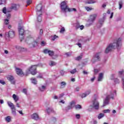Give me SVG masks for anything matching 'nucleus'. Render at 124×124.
I'll return each instance as SVG.
<instances>
[{"label": "nucleus", "instance_id": "obj_4", "mask_svg": "<svg viewBox=\"0 0 124 124\" xmlns=\"http://www.w3.org/2000/svg\"><path fill=\"white\" fill-rule=\"evenodd\" d=\"M61 12L62 13H66L68 10L69 7L67 5V1L64 0L60 4Z\"/></svg>", "mask_w": 124, "mask_h": 124}, {"label": "nucleus", "instance_id": "obj_53", "mask_svg": "<svg viewBox=\"0 0 124 124\" xmlns=\"http://www.w3.org/2000/svg\"><path fill=\"white\" fill-rule=\"evenodd\" d=\"M87 94H86V93H83L81 94V97L83 98L84 97H86V96H87Z\"/></svg>", "mask_w": 124, "mask_h": 124}, {"label": "nucleus", "instance_id": "obj_64", "mask_svg": "<svg viewBox=\"0 0 124 124\" xmlns=\"http://www.w3.org/2000/svg\"><path fill=\"white\" fill-rule=\"evenodd\" d=\"M53 98H54V99H58V98L57 96L55 95L53 97Z\"/></svg>", "mask_w": 124, "mask_h": 124}, {"label": "nucleus", "instance_id": "obj_27", "mask_svg": "<svg viewBox=\"0 0 124 124\" xmlns=\"http://www.w3.org/2000/svg\"><path fill=\"white\" fill-rule=\"evenodd\" d=\"M11 110L13 115L16 116V108H15V107L12 108Z\"/></svg>", "mask_w": 124, "mask_h": 124}, {"label": "nucleus", "instance_id": "obj_34", "mask_svg": "<svg viewBox=\"0 0 124 124\" xmlns=\"http://www.w3.org/2000/svg\"><path fill=\"white\" fill-rule=\"evenodd\" d=\"M76 72H77V69H76V68L74 69L71 71H70V73H71V74H75Z\"/></svg>", "mask_w": 124, "mask_h": 124}, {"label": "nucleus", "instance_id": "obj_40", "mask_svg": "<svg viewBox=\"0 0 124 124\" xmlns=\"http://www.w3.org/2000/svg\"><path fill=\"white\" fill-rule=\"evenodd\" d=\"M49 51H50V50L48 49H45L43 50V53H44V54H48Z\"/></svg>", "mask_w": 124, "mask_h": 124}, {"label": "nucleus", "instance_id": "obj_3", "mask_svg": "<svg viewBox=\"0 0 124 124\" xmlns=\"http://www.w3.org/2000/svg\"><path fill=\"white\" fill-rule=\"evenodd\" d=\"M25 41H26L27 43H31L32 46L31 48H34V47L37 46V41L34 40V38H33L31 35L27 36Z\"/></svg>", "mask_w": 124, "mask_h": 124}, {"label": "nucleus", "instance_id": "obj_45", "mask_svg": "<svg viewBox=\"0 0 124 124\" xmlns=\"http://www.w3.org/2000/svg\"><path fill=\"white\" fill-rule=\"evenodd\" d=\"M72 52H69L65 53V55H66L67 57H70V56H71L72 55Z\"/></svg>", "mask_w": 124, "mask_h": 124}, {"label": "nucleus", "instance_id": "obj_33", "mask_svg": "<svg viewBox=\"0 0 124 124\" xmlns=\"http://www.w3.org/2000/svg\"><path fill=\"white\" fill-rule=\"evenodd\" d=\"M104 117V113H100L98 116V119L100 120V119H102Z\"/></svg>", "mask_w": 124, "mask_h": 124}, {"label": "nucleus", "instance_id": "obj_26", "mask_svg": "<svg viewBox=\"0 0 124 124\" xmlns=\"http://www.w3.org/2000/svg\"><path fill=\"white\" fill-rule=\"evenodd\" d=\"M39 90L41 92H44V91H45V90H46V86H42L41 87L39 88Z\"/></svg>", "mask_w": 124, "mask_h": 124}, {"label": "nucleus", "instance_id": "obj_17", "mask_svg": "<svg viewBox=\"0 0 124 124\" xmlns=\"http://www.w3.org/2000/svg\"><path fill=\"white\" fill-rule=\"evenodd\" d=\"M95 18H96V15H93L91 16L90 19L89 20L90 22H93L94 20H95Z\"/></svg>", "mask_w": 124, "mask_h": 124}, {"label": "nucleus", "instance_id": "obj_39", "mask_svg": "<svg viewBox=\"0 0 124 124\" xmlns=\"http://www.w3.org/2000/svg\"><path fill=\"white\" fill-rule=\"evenodd\" d=\"M48 55L50 57H52V56H54V51H53L52 50H49V51L48 52Z\"/></svg>", "mask_w": 124, "mask_h": 124}, {"label": "nucleus", "instance_id": "obj_47", "mask_svg": "<svg viewBox=\"0 0 124 124\" xmlns=\"http://www.w3.org/2000/svg\"><path fill=\"white\" fill-rule=\"evenodd\" d=\"M32 2V0H27V5H30V4H31V3Z\"/></svg>", "mask_w": 124, "mask_h": 124}, {"label": "nucleus", "instance_id": "obj_5", "mask_svg": "<svg viewBox=\"0 0 124 124\" xmlns=\"http://www.w3.org/2000/svg\"><path fill=\"white\" fill-rule=\"evenodd\" d=\"M18 31L20 35V41H23V40H24V38L22 37L23 35H25L26 33H29V32H30L28 31H25L24 30V27L21 26L18 27Z\"/></svg>", "mask_w": 124, "mask_h": 124}, {"label": "nucleus", "instance_id": "obj_52", "mask_svg": "<svg viewBox=\"0 0 124 124\" xmlns=\"http://www.w3.org/2000/svg\"><path fill=\"white\" fill-rule=\"evenodd\" d=\"M85 94H86V95H89L91 93V90H88L86 91L85 93Z\"/></svg>", "mask_w": 124, "mask_h": 124}, {"label": "nucleus", "instance_id": "obj_58", "mask_svg": "<svg viewBox=\"0 0 124 124\" xmlns=\"http://www.w3.org/2000/svg\"><path fill=\"white\" fill-rule=\"evenodd\" d=\"M98 70L97 69H94V74H96L98 73Z\"/></svg>", "mask_w": 124, "mask_h": 124}, {"label": "nucleus", "instance_id": "obj_28", "mask_svg": "<svg viewBox=\"0 0 124 124\" xmlns=\"http://www.w3.org/2000/svg\"><path fill=\"white\" fill-rule=\"evenodd\" d=\"M46 112L48 113L49 114V113H51L52 112H53V108H46Z\"/></svg>", "mask_w": 124, "mask_h": 124}, {"label": "nucleus", "instance_id": "obj_11", "mask_svg": "<svg viewBox=\"0 0 124 124\" xmlns=\"http://www.w3.org/2000/svg\"><path fill=\"white\" fill-rule=\"evenodd\" d=\"M94 60H95V62L100 61V53H97L95 55L94 58H93L92 60L93 63H94Z\"/></svg>", "mask_w": 124, "mask_h": 124}, {"label": "nucleus", "instance_id": "obj_10", "mask_svg": "<svg viewBox=\"0 0 124 124\" xmlns=\"http://www.w3.org/2000/svg\"><path fill=\"white\" fill-rule=\"evenodd\" d=\"M31 119L34 120V121H38L39 120H40V117L37 113H33L32 115H31Z\"/></svg>", "mask_w": 124, "mask_h": 124}, {"label": "nucleus", "instance_id": "obj_22", "mask_svg": "<svg viewBox=\"0 0 124 124\" xmlns=\"http://www.w3.org/2000/svg\"><path fill=\"white\" fill-rule=\"evenodd\" d=\"M31 83L34 84V85H36L37 84V80H36V78H31Z\"/></svg>", "mask_w": 124, "mask_h": 124}, {"label": "nucleus", "instance_id": "obj_54", "mask_svg": "<svg viewBox=\"0 0 124 124\" xmlns=\"http://www.w3.org/2000/svg\"><path fill=\"white\" fill-rule=\"evenodd\" d=\"M0 83L2 84V85H5V82L2 80H0Z\"/></svg>", "mask_w": 124, "mask_h": 124}, {"label": "nucleus", "instance_id": "obj_56", "mask_svg": "<svg viewBox=\"0 0 124 124\" xmlns=\"http://www.w3.org/2000/svg\"><path fill=\"white\" fill-rule=\"evenodd\" d=\"M78 28H79L81 30H83L84 29V26L81 25L78 27Z\"/></svg>", "mask_w": 124, "mask_h": 124}, {"label": "nucleus", "instance_id": "obj_43", "mask_svg": "<svg viewBox=\"0 0 124 124\" xmlns=\"http://www.w3.org/2000/svg\"><path fill=\"white\" fill-rule=\"evenodd\" d=\"M119 9H122V7H123V2L122 1H120L119 3Z\"/></svg>", "mask_w": 124, "mask_h": 124}, {"label": "nucleus", "instance_id": "obj_63", "mask_svg": "<svg viewBox=\"0 0 124 124\" xmlns=\"http://www.w3.org/2000/svg\"><path fill=\"white\" fill-rule=\"evenodd\" d=\"M71 81L72 82H75V78H71Z\"/></svg>", "mask_w": 124, "mask_h": 124}, {"label": "nucleus", "instance_id": "obj_62", "mask_svg": "<svg viewBox=\"0 0 124 124\" xmlns=\"http://www.w3.org/2000/svg\"><path fill=\"white\" fill-rule=\"evenodd\" d=\"M83 73L84 75H87V74H88V72H87L86 71H83Z\"/></svg>", "mask_w": 124, "mask_h": 124}, {"label": "nucleus", "instance_id": "obj_9", "mask_svg": "<svg viewBox=\"0 0 124 124\" xmlns=\"http://www.w3.org/2000/svg\"><path fill=\"white\" fill-rule=\"evenodd\" d=\"M36 9L37 15H38V14L42 15V5L41 4L38 5L36 7Z\"/></svg>", "mask_w": 124, "mask_h": 124}, {"label": "nucleus", "instance_id": "obj_61", "mask_svg": "<svg viewBox=\"0 0 124 124\" xmlns=\"http://www.w3.org/2000/svg\"><path fill=\"white\" fill-rule=\"evenodd\" d=\"M43 33V30L41 29L40 31V34H42Z\"/></svg>", "mask_w": 124, "mask_h": 124}, {"label": "nucleus", "instance_id": "obj_1", "mask_svg": "<svg viewBox=\"0 0 124 124\" xmlns=\"http://www.w3.org/2000/svg\"><path fill=\"white\" fill-rule=\"evenodd\" d=\"M122 46V39L121 38H119L117 40L115 41L113 43H111L109 44L106 48L105 50V53L106 54H108L109 52H111L113 49H119V47Z\"/></svg>", "mask_w": 124, "mask_h": 124}, {"label": "nucleus", "instance_id": "obj_41", "mask_svg": "<svg viewBox=\"0 0 124 124\" xmlns=\"http://www.w3.org/2000/svg\"><path fill=\"white\" fill-rule=\"evenodd\" d=\"M77 45L81 48L82 47V44H81V40L78 41V43L77 44Z\"/></svg>", "mask_w": 124, "mask_h": 124}, {"label": "nucleus", "instance_id": "obj_57", "mask_svg": "<svg viewBox=\"0 0 124 124\" xmlns=\"http://www.w3.org/2000/svg\"><path fill=\"white\" fill-rule=\"evenodd\" d=\"M65 31V29H64V28L63 27V28H61L60 32H61V33H62V32H63V31Z\"/></svg>", "mask_w": 124, "mask_h": 124}, {"label": "nucleus", "instance_id": "obj_12", "mask_svg": "<svg viewBox=\"0 0 124 124\" xmlns=\"http://www.w3.org/2000/svg\"><path fill=\"white\" fill-rule=\"evenodd\" d=\"M7 79L8 80V81H10V82H11V84H13V85L15 84V78L13 76H8L7 77Z\"/></svg>", "mask_w": 124, "mask_h": 124}, {"label": "nucleus", "instance_id": "obj_55", "mask_svg": "<svg viewBox=\"0 0 124 124\" xmlns=\"http://www.w3.org/2000/svg\"><path fill=\"white\" fill-rule=\"evenodd\" d=\"M27 92H28V91H27V89H24L23 90V93H25V94H27Z\"/></svg>", "mask_w": 124, "mask_h": 124}, {"label": "nucleus", "instance_id": "obj_8", "mask_svg": "<svg viewBox=\"0 0 124 124\" xmlns=\"http://www.w3.org/2000/svg\"><path fill=\"white\" fill-rule=\"evenodd\" d=\"M92 107L95 109V110H98L99 109V102L97 101V99H94L93 100Z\"/></svg>", "mask_w": 124, "mask_h": 124}, {"label": "nucleus", "instance_id": "obj_2", "mask_svg": "<svg viewBox=\"0 0 124 124\" xmlns=\"http://www.w3.org/2000/svg\"><path fill=\"white\" fill-rule=\"evenodd\" d=\"M117 96V91L116 90H111L109 92V93L107 95L106 99L104 100V103L102 107L106 106L109 104V100L113 99L115 96Z\"/></svg>", "mask_w": 124, "mask_h": 124}, {"label": "nucleus", "instance_id": "obj_31", "mask_svg": "<svg viewBox=\"0 0 124 124\" xmlns=\"http://www.w3.org/2000/svg\"><path fill=\"white\" fill-rule=\"evenodd\" d=\"M5 121L7 123H10V121H11V117L10 116H7L5 118Z\"/></svg>", "mask_w": 124, "mask_h": 124}, {"label": "nucleus", "instance_id": "obj_49", "mask_svg": "<svg viewBox=\"0 0 124 124\" xmlns=\"http://www.w3.org/2000/svg\"><path fill=\"white\" fill-rule=\"evenodd\" d=\"M76 119H78V120H79V119H80V118H81V115H80V114H76Z\"/></svg>", "mask_w": 124, "mask_h": 124}, {"label": "nucleus", "instance_id": "obj_13", "mask_svg": "<svg viewBox=\"0 0 124 124\" xmlns=\"http://www.w3.org/2000/svg\"><path fill=\"white\" fill-rule=\"evenodd\" d=\"M2 12L4 14H6V17L8 19L10 18V17H11V15H10V14H9V12H7V11L6 10V7L3 8Z\"/></svg>", "mask_w": 124, "mask_h": 124}, {"label": "nucleus", "instance_id": "obj_46", "mask_svg": "<svg viewBox=\"0 0 124 124\" xmlns=\"http://www.w3.org/2000/svg\"><path fill=\"white\" fill-rule=\"evenodd\" d=\"M6 0H0V5L1 4H4Z\"/></svg>", "mask_w": 124, "mask_h": 124}, {"label": "nucleus", "instance_id": "obj_23", "mask_svg": "<svg viewBox=\"0 0 124 124\" xmlns=\"http://www.w3.org/2000/svg\"><path fill=\"white\" fill-rule=\"evenodd\" d=\"M42 15H37V21L38 22H41V21H42V17H41Z\"/></svg>", "mask_w": 124, "mask_h": 124}, {"label": "nucleus", "instance_id": "obj_14", "mask_svg": "<svg viewBox=\"0 0 124 124\" xmlns=\"http://www.w3.org/2000/svg\"><path fill=\"white\" fill-rule=\"evenodd\" d=\"M15 69H16V74L19 76H22V75H24V72H23V71H22V69L18 67H16Z\"/></svg>", "mask_w": 124, "mask_h": 124}, {"label": "nucleus", "instance_id": "obj_25", "mask_svg": "<svg viewBox=\"0 0 124 124\" xmlns=\"http://www.w3.org/2000/svg\"><path fill=\"white\" fill-rule=\"evenodd\" d=\"M56 64H57V63L54 61H50L49 62V65H50V66H54L56 65Z\"/></svg>", "mask_w": 124, "mask_h": 124}, {"label": "nucleus", "instance_id": "obj_20", "mask_svg": "<svg viewBox=\"0 0 124 124\" xmlns=\"http://www.w3.org/2000/svg\"><path fill=\"white\" fill-rule=\"evenodd\" d=\"M102 79H103V74L100 73L99 74V76L98 77V81L100 82L102 81Z\"/></svg>", "mask_w": 124, "mask_h": 124}, {"label": "nucleus", "instance_id": "obj_6", "mask_svg": "<svg viewBox=\"0 0 124 124\" xmlns=\"http://www.w3.org/2000/svg\"><path fill=\"white\" fill-rule=\"evenodd\" d=\"M37 65H34L31 66L29 69H27L26 71L27 73H29V72H30L31 74L32 75H36V67Z\"/></svg>", "mask_w": 124, "mask_h": 124}, {"label": "nucleus", "instance_id": "obj_50", "mask_svg": "<svg viewBox=\"0 0 124 124\" xmlns=\"http://www.w3.org/2000/svg\"><path fill=\"white\" fill-rule=\"evenodd\" d=\"M56 38H58V36L56 35L52 36V40H56Z\"/></svg>", "mask_w": 124, "mask_h": 124}, {"label": "nucleus", "instance_id": "obj_42", "mask_svg": "<svg viewBox=\"0 0 124 124\" xmlns=\"http://www.w3.org/2000/svg\"><path fill=\"white\" fill-rule=\"evenodd\" d=\"M75 108L77 109H81V108H82V107H81V105H77L75 106Z\"/></svg>", "mask_w": 124, "mask_h": 124}, {"label": "nucleus", "instance_id": "obj_35", "mask_svg": "<svg viewBox=\"0 0 124 124\" xmlns=\"http://www.w3.org/2000/svg\"><path fill=\"white\" fill-rule=\"evenodd\" d=\"M96 2L95 0H89L87 1V3H88L89 4L91 3H95Z\"/></svg>", "mask_w": 124, "mask_h": 124}, {"label": "nucleus", "instance_id": "obj_7", "mask_svg": "<svg viewBox=\"0 0 124 124\" xmlns=\"http://www.w3.org/2000/svg\"><path fill=\"white\" fill-rule=\"evenodd\" d=\"M5 37L6 39H7V38H14V37H15V32L13 30H10L9 32H6L5 34Z\"/></svg>", "mask_w": 124, "mask_h": 124}, {"label": "nucleus", "instance_id": "obj_16", "mask_svg": "<svg viewBox=\"0 0 124 124\" xmlns=\"http://www.w3.org/2000/svg\"><path fill=\"white\" fill-rule=\"evenodd\" d=\"M16 48L19 51H21L22 52H26V51H27V48L19 46H16Z\"/></svg>", "mask_w": 124, "mask_h": 124}, {"label": "nucleus", "instance_id": "obj_29", "mask_svg": "<svg viewBox=\"0 0 124 124\" xmlns=\"http://www.w3.org/2000/svg\"><path fill=\"white\" fill-rule=\"evenodd\" d=\"M66 85V83L64 81H62L61 82V88H63L64 87H65V85Z\"/></svg>", "mask_w": 124, "mask_h": 124}, {"label": "nucleus", "instance_id": "obj_48", "mask_svg": "<svg viewBox=\"0 0 124 124\" xmlns=\"http://www.w3.org/2000/svg\"><path fill=\"white\" fill-rule=\"evenodd\" d=\"M41 46H45L46 45V42L45 41H42L41 42Z\"/></svg>", "mask_w": 124, "mask_h": 124}, {"label": "nucleus", "instance_id": "obj_38", "mask_svg": "<svg viewBox=\"0 0 124 124\" xmlns=\"http://www.w3.org/2000/svg\"><path fill=\"white\" fill-rule=\"evenodd\" d=\"M4 24L5 25H8L9 23V19L7 18V19H5L4 20Z\"/></svg>", "mask_w": 124, "mask_h": 124}, {"label": "nucleus", "instance_id": "obj_30", "mask_svg": "<svg viewBox=\"0 0 124 124\" xmlns=\"http://www.w3.org/2000/svg\"><path fill=\"white\" fill-rule=\"evenodd\" d=\"M83 57V53H81L80 56H78V57H76L75 58L76 61H80L81 59H82V57Z\"/></svg>", "mask_w": 124, "mask_h": 124}, {"label": "nucleus", "instance_id": "obj_51", "mask_svg": "<svg viewBox=\"0 0 124 124\" xmlns=\"http://www.w3.org/2000/svg\"><path fill=\"white\" fill-rule=\"evenodd\" d=\"M104 113H110V109H105L103 110Z\"/></svg>", "mask_w": 124, "mask_h": 124}, {"label": "nucleus", "instance_id": "obj_19", "mask_svg": "<svg viewBox=\"0 0 124 124\" xmlns=\"http://www.w3.org/2000/svg\"><path fill=\"white\" fill-rule=\"evenodd\" d=\"M19 5L16 4H13L11 6V9H14V10H17V8H18Z\"/></svg>", "mask_w": 124, "mask_h": 124}, {"label": "nucleus", "instance_id": "obj_18", "mask_svg": "<svg viewBox=\"0 0 124 124\" xmlns=\"http://www.w3.org/2000/svg\"><path fill=\"white\" fill-rule=\"evenodd\" d=\"M67 12H77V9L74 8H68Z\"/></svg>", "mask_w": 124, "mask_h": 124}, {"label": "nucleus", "instance_id": "obj_44", "mask_svg": "<svg viewBox=\"0 0 124 124\" xmlns=\"http://www.w3.org/2000/svg\"><path fill=\"white\" fill-rule=\"evenodd\" d=\"M60 73L61 76H63L64 75V73H65V72H64L63 70H61L60 71Z\"/></svg>", "mask_w": 124, "mask_h": 124}, {"label": "nucleus", "instance_id": "obj_15", "mask_svg": "<svg viewBox=\"0 0 124 124\" xmlns=\"http://www.w3.org/2000/svg\"><path fill=\"white\" fill-rule=\"evenodd\" d=\"M74 107H75V102L73 101L70 103V105L67 107V109L69 110L70 109H72Z\"/></svg>", "mask_w": 124, "mask_h": 124}, {"label": "nucleus", "instance_id": "obj_36", "mask_svg": "<svg viewBox=\"0 0 124 124\" xmlns=\"http://www.w3.org/2000/svg\"><path fill=\"white\" fill-rule=\"evenodd\" d=\"M85 9L87 11H92V10H93V8L89 7H85Z\"/></svg>", "mask_w": 124, "mask_h": 124}, {"label": "nucleus", "instance_id": "obj_60", "mask_svg": "<svg viewBox=\"0 0 124 124\" xmlns=\"http://www.w3.org/2000/svg\"><path fill=\"white\" fill-rule=\"evenodd\" d=\"M18 112L19 113V114H20V115H24V113H23V111H22V110L18 111Z\"/></svg>", "mask_w": 124, "mask_h": 124}, {"label": "nucleus", "instance_id": "obj_32", "mask_svg": "<svg viewBox=\"0 0 124 124\" xmlns=\"http://www.w3.org/2000/svg\"><path fill=\"white\" fill-rule=\"evenodd\" d=\"M123 74H124V70H121L118 72V76L119 77H122Z\"/></svg>", "mask_w": 124, "mask_h": 124}, {"label": "nucleus", "instance_id": "obj_37", "mask_svg": "<svg viewBox=\"0 0 124 124\" xmlns=\"http://www.w3.org/2000/svg\"><path fill=\"white\" fill-rule=\"evenodd\" d=\"M37 78L42 79L43 78V75L42 73H39V75L37 76Z\"/></svg>", "mask_w": 124, "mask_h": 124}, {"label": "nucleus", "instance_id": "obj_24", "mask_svg": "<svg viewBox=\"0 0 124 124\" xmlns=\"http://www.w3.org/2000/svg\"><path fill=\"white\" fill-rule=\"evenodd\" d=\"M7 103H8V106L10 107L11 109L12 108H14V107H15V106H14V104H13V103H11V102L8 101Z\"/></svg>", "mask_w": 124, "mask_h": 124}, {"label": "nucleus", "instance_id": "obj_59", "mask_svg": "<svg viewBox=\"0 0 124 124\" xmlns=\"http://www.w3.org/2000/svg\"><path fill=\"white\" fill-rule=\"evenodd\" d=\"M79 90H80V87H77L76 88V91H77V92H79Z\"/></svg>", "mask_w": 124, "mask_h": 124}, {"label": "nucleus", "instance_id": "obj_21", "mask_svg": "<svg viewBox=\"0 0 124 124\" xmlns=\"http://www.w3.org/2000/svg\"><path fill=\"white\" fill-rule=\"evenodd\" d=\"M13 98L15 100V102H16L18 100H19V96L16 95L15 94L13 95Z\"/></svg>", "mask_w": 124, "mask_h": 124}]
</instances>
